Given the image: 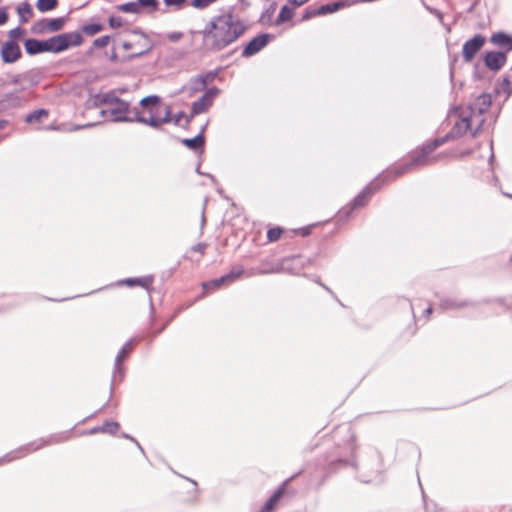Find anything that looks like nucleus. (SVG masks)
<instances>
[{"label": "nucleus", "mask_w": 512, "mask_h": 512, "mask_svg": "<svg viewBox=\"0 0 512 512\" xmlns=\"http://www.w3.org/2000/svg\"><path fill=\"white\" fill-rule=\"evenodd\" d=\"M249 28V20L230 7L210 19L203 30L204 41L209 50L221 51L240 39Z\"/></svg>", "instance_id": "nucleus-1"}, {"label": "nucleus", "mask_w": 512, "mask_h": 512, "mask_svg": "<svg viewBox=\"0 0 512 512\" xmlns=\"http://www.w3.org/2000/svg\"><path fill=\"white\" fill-rule=\"evenodd\" d=\"M93 103L96 107H104L100 110V115L112 122H138L153 128H159L161 122L152 115L146 117L138 107L131 108L129 102L117 97L115 92L97 94Z\"/></svg>", "instance_id": "nucleus-2"}, {"label": "nucleus", "mask_w": 512, "mask_h": 512, "mask_svg": "<svg viewBox=\"0 0 512 512\" xmlns=\"http://www.w3.org/2000/svg\"><path fill=\"white\" fill-rule=\"evenodd\" d=\"M473 120L474 118L471 117L470 115H462L461 118L455 122L452 130L447 135H445L444 137L436 138L430 143L424 145L421 151L412 158L410 163L402 165L401 167L393 169L392 171H389L388 175H390L393 172L395 174V178L399 175H402L412 170L414 167L425 166L434 163L436 161V157H430V154L436 148L447 142L448 139L457 138L465 134L468 130L471 129V123Z\"/></svg>", "instance_id": "nucleus-3"}, {"label": "nucleus", "mask_w": 512, "mask_h": 512, "mask_svg": "<svg viewBox=\"0 0 512 512\" xmlns=\"http://www.w3.org/2000/svg\"><path fill=\"white\" fill-rule=\"evenodd\" d=\"M83 43V36L79 32H67L53 36L46 40L27 39L25 50L30 55L43 52L60 53L70 47H78Z\"/></svg>", "instance_id": "nucleus-4"}, {"label": "nucleus", "mask_w": 512, "mask_h": 512, "mask_svg": "<svg viewBox=\"0 0 512 512\" xmlns=\"http://www.w3.org/2000/svg\"><path fill=\"white\" fill-rule=\"evenodd\" d=\"M160 102V98L157 95H150L143 98L139 106L140 112H143L146 117L152 115L153 118L161 120L159 123V127L164 124L170 122V110L166 109L163 116H160L158 110V104Z\"/></svg>", "instance_id": "nucleus-5"}, {"label": "nucleus", "mask_w": 512, "mask_h": 512, "mask_svg": "<svg viewBox=\"0 0 512 512\" xmlns=\"http://www.w3.org/2000/svg\"><path fill=\"white\" fill-rule=\"evenodd\" d=\"M380 182H381V178L379 177V178L375 179L374 181H372L371 183H369L363 189V191L360 192L354 198L349 209H347V210L343 209L341 211V213L345 214V216L347 217L350 214V212L352 210H354L355 208L364 206L367 203V201L369 200V198L373 195V193L380 188Z\"/></svg>", "instance_id": "nucleus-6"}, {"label": "nucleus", "mask_w": 512, "mask_h": 512, "mask_svg": "<svg viewBox=\"0 0 512 512\" xmlns=\"http://www.w3.org/2000/svg\"><path fill=\"white\" fill-rule=\"evenodd\" d=\"M0 56L2 61L6 64L17 62L22 57V51L18 42H14L13 40L3 42L0 48Z\"/></svg>", "instance_id": "nucleus-7"}, {"label": "nucleus", "mask_w": 512, "mask_h": 512, "mask_svg": "<svg viewBox=\"0 0 512 512\" xmlns=\"http://www.w3.org/2000/svg\"><path fill=\"white\" fill-rule=\"evenodd\" d=\"M486 39L481 34L474 35L473 38L466 41L463 45L462 56L465 62L469 63L473 60L475 55L484 46Z\"/></svg>", "instance_id": "nucleus-8"}, {"label": "nucleus", "mask_w": 512, "mask_h": 512, "mask_svg": "<svg viewBox=\"0 0 512 512\" xmlns=\"http://www.w3.org/2000/svg\"><path fill=\"white\" fill-rule=\"evenodd\" d=\"M65 20L62 17L53 18V19H40L37 21L33 27L32 31L37 34H45L50 32H56L62 29L64 26Z\"/></svg>", "instance_id": "nucleus-9"}, {"label": "nucleus", "mask_w": 512, "mask_h": 512, "mask_svg": "<svg viewBox=\"0 0 512 512\" xmlns=\"http://www.w3.org/2000/svg\"><path fill=\"white\" fill-rule=\"evenodd\" d=\"M491 104L492 96L488 93H482L469 105V115L474 119L481 117L489 109Z\"/></svg>", "instance_id": "nucleus-10"}, {"label": "nucleus", "mask_w": 512, "mask_h": 512, "mask_svg": "<svg viewBox=\"0 0 512 512\" xmlns=\"http://www.w3.org/2000/svg\"><path fill=\"white\" fill-rule=\"evenodd\" d=\"M49 442L50 441L41 440L39 443L33 442V443H30L27 446H23V447H21L19 449L11 451L10 453H7L3 458L0 459V465L3 464V463H8V462H10L12 460L21 458V457L27 455L28 453H30L32 451H36V450L40 449L41 447H43L44 445H46Z\"/></svg>", "instance_id": "nucleus-11"}, {"label": "nucleus", "mask_w": 512, "mask_h": 512, "mask_svg": "<svg viewBox=\"0 0 512 512\" xmlns=\"http://www.w3.org/2000/svg\"><path fill=\"white\" fill-rule=\"evenodd\" d=\"M271 36L269 34H260L254 37L248 44L244 47L242 51L243 57H250L258 53L262 50L269 42Z\"/></svg>", "instance_id": "nucleus-12"}, {"label": "nucleus", "mask_w": 512, "mask_h": 512, "mask_svg": "<svg viewBox=\"0 0 512 512\" xmlns=\"http://www.w3.org/2000/svg\"><path fill=\"white\" fill-rule=\"evenodd\" d=\"M507 61L506 53L491 51L484 57L485 66L491 71H499Z\"/></svg>", "instance_id": "nucleus-13"}, {"label": "nucleus", "mask_w": 512, "mask_h": 512, "mask_svg": "<svg viewBox=\"0 0 512 512\" xmlns=\"http://www.w3.org/2000/svg\"><path fill=\"white\" fill-rule=\"evenodd\" d=\"M132 342L133 340L128 341L118 352L116 358H115V370L113 374V378L115 379L117 375L119 374L120 379L123 376V368L121 367L122 361L125 359V357L128 355V353L132 350Z\"/></svg>", "instance_id": "nucleus-14"}, {"label": "nucleus", "mask_w": 512, "mask_h": 512, "mask_svg": "<svg viewBox=\"0 0 512 512\" xmlns=\"http://www.w3.org/2000/svg\"><path fill=\"white\" fill-rule=\"evenodd\" d=\"M132 33L140 37L136 43L139 46V49L133 54V56L144 55L153 49L154 44L148 39L145 33L137 30H134Z\"/></svg>", "instance_id": "nucleus-15"}, {"label": "nucleus", "mask_w": 512, "mask_h": 512, "mask_svg": "<svg viewBox=\"0 0 512 512\" xmlns=\"http://www.w3.org/2000/svg\"><path fill=\"white\" fill-rule=\"evenodd\" d=\"M243 270L242 269H239L237 271H232L230 272L229 274L227 275H224L220 278H217V279H214L208 283H205L203 286L205 289L207 288H210V287H220L221 285L227 283V282H232L234 281L235 279H237L238 277H240V275L242 274Z\"/></svg>", "instance_id": "nucleus-16"}, {"label": "nucleus", "mask_w": 512, "mask_h": 512, "mask_svg": "<svg viewBox=\"0 0 512 512\" xmlns=\"http://www.w3.org/2000/svg\"><path fill=\"white\" fill-rule=\"evenodd\" d=\"M490 41L498 46H506L508 49H512V36L504 33V32H497L494 33Z\"/></svg>", "instance_id": "nucleus-17"}, {"label": "nucleus", "mask_w": 512, "mask_h": 512, "mask_svg": "<svg viewBox=\"0 0 512 512\" xmlns=\"http://www.w3.org/2000/svg\"><path fill=\"white\" fill-rule=\"evenodd\" d=\"M470 305H471V303H469L467 301L457 300V299H452V298H445V299L441 300V302H440V307L443 310L458 309V308H463V307H467Z\"/></svg>", "instance_id": "nucleus-18"}, {"label": "nucleus", "mask_w": 512, "mask_h": 512, "mask_svg": "<svg viewBox=\"0 0 512 512\" xmlns=\"http://www.w3.org/2000/svg\"><path fill=\"white\" fill-rule=\"evenodd\" d=\"M153 280V276H144L138 278H128L124 281V283L130 287L139 285L148 290L152 285Z\"/></svg>", "instance_id": "nucleus-19"}, {"label": "nucleus", "mask_w": 512, "mask_h": 512, "mask_svg": "<svg viewBox=\"0 0 512 512\" xmlns=\"http://www.w3.org/2000/svg\"><path fill=\"white\" fill-rule=\"evenodd\" d=\"M104 30V25L100 23H88L81 26L80 31H78L81 35L84 34L88 37H92Z\"/></svg>", "instance_id": "nucleus-20"}, {"label": "nucleus", "mask_w": 512, "mask_h": 512, "mask_svg": "<svg viewBox=\"0 0 512 512\" xmlns=\"http://www.w3.org/2000/svg\"><path fill=\"white\" fill-rule=\"evenodd\" d=\"M212 105L204 95L192 104L191 113L192 115H198L204 113Z\"/></svg>", "instance_id": "nucleus-21"}, {"label": "nucleus", "mask_w": 512, "mask_h": 512, "mask_svg": "<svg viewBox=\"0 0 512 512\" xmlns=\"http://www.w3.org/2000/svg\"><path fill=\"white\" fill-rule=\"evenodd\" d=\"M17 13L21 23H26L32 16L33 10L28 2H23L17 7Z\"/></svg>", "instance_id": "nucleus-22"}, {"label": "nucleus", "mask_w": 512, "mask_h": 512, "mask_svg": "<svg viewBox=\"0 0 512 512\" xmlns=\"http://www.w3.org/2000/svg\"><path fill=\"white\" fill-rule=\"evenodd\" d=\"M182 143L191 150H198L204 146L205 141L202 133H200L194 138L183 139Z\"/></svg>", "instance_id": "nucleus-23"}, {"label": "nucleus", "mask_w": 512, "mask_h": 512, "mask_svg": "<svg viewBox=\"0 0 512 512\" xmlns=\"http://www.w3.org/2000/svg\"><path fill=\"white\" fill-rule=\"evenodd\" d=\"M283 494V488L278 489L264 504L260 512H272L276 503Z\"/></svg>", "instance_id": "nucleus-24"}, {"label": "nucleus", "mask_w": 512, "mask_h": 512, "mask_svg": "<svg viewBox=\"0 0 512 512\" xmlns=\"http://www.w3.org/2000/svg\"><path fill=\"white\" fill-rule=\"evenodd\" d=\"M344 6H345V4L343 2H333V3L324 4L318 8V13H320L321 15L334 13V12L340 10Z\"/></svg>", "instance_id": "nucleus-25"}, {"label": "nucleus", "mask_w": 512, "mask_h": 512, "mask_svg": "<svg viewBox=\"0 0 512 512\" xmlns=\"http://www.w3.org/2000/svg\"><path fill=\"white\" fill-rule=\"evenodd\" d=\"M294 16V11L287 5H284L276 19V25H281L284 22L290 21Z\"/></svg>", "instance_id": "nucleus-26"}, {"label": "nucleus", "mask_w": 512, "mask_h": 512, "mask_svg": "<svg viewBox=\"0 0 512 512\" xmlns=\"http://www.w3.org/2000/svg\"><path fill=\"white\" fill-rule=\"evenodd\" d=\"M116 9L123 13H130V14L140 13L137 1L119 4L116 6Z\"/></svg>", "instance_id": "nucleus-27"}, {"label": "nucleus", "mask_w": 512, "mask_h": 512, "mask_svg": "<svg viewBox=\"0 0 512 512\" xmlns=\"http://www.w3.org/2000/svg\"><path fill=\"white\" fill-rule=\"evenodd\" d=\"M57 5V0H38L36 3L37 9L42 13L55 9Z\"/></svg>", "instance_id": "nucleus-28"}, {"label": "nucleus", "mask_w": 512, "mask_h": 512, "mask_svg": "<svg viewBox=\"0 0 512 512\" xmlns=\"http://www.w3.org/2000/svg\"><path fill=\"white\" fill-rule=\"evenodd\" d=\"M48 116V111L45 110V109H38V110H35L33 112H31L30 114H28L26 116V122L27 123H35V122H39L42 117H47Z\"/></svg>", "instance_id": "nucleus-29"}, {"label": "nucleus", "mask_w": 512, "mask_h": 512, "mask_svg": "<svg viewBox=\"0 0 512 512\" xmlns=\"http://www.w3.org/2000/svg\"><path fill=\"white\" fill-rule=\"evenodd\" d=\"M190 83H191V90L193 92L202 90L207 85V81L204 76H198L196 78H193V79H191Z\"/></svg>", "instance_id": "nucleus-30"}, {"label": "nucleus", "mask_w": 512, "mask_h": 512, "mask_svg": "<svg viewBox=\"0 0 512 512\" xmlns=\"http://www.w3.org/2000/svg\"><path fill=\"white\" fill-rule=\"evenodd\" d=\"M119 429V424L117 422H106L103 426L100 427L101 432L116 434Z\"/></svg>", "instance_id": "nucleus-31"}, {"label": "nucleus", "mask_w": 512, "mask_h": 512, "mask_svg": "<svg viewBox=\"0 0 512 512\" xmlns=\"http://www.w3.org/2000/svg\"><path fill=\"white\" fill-rule=\"evenodd\" d=\"M139 10L142 8H151L155 11L158 8V0H137Z\"/></svg>", "instance_id": "nucleus-32"}, {"label": "nucleus", "mask_w": 512, "mask_h": 512, "mask_svg": "<svg viewBox=\"0 0 512 512\" xmlns=\"http://www.w3.org/2000/svg\"><path fill=\"white\" fill-rule=\"evenodd\" d=\"M24 33H25V31L22 28L16 27L9 31L8 40H13L14 42H17L19 39L22 38Z\"/></svg>", "instance_id": "nucleus-33"}, {"label": "nucleus", "mask_w": 512, "mask_h": 512, "mask_svg": "<svg viewBox=\"0 0 512 512\" xmlns=\"http://www.w3.org/2000/svg\"><path fill=\"white\" fill-rule=\"evenodd\" d=\"M283 233V230L279 227L271 228L267 232V238L270 242L277 241Z\"/></svg>", "instance_id": "nucleus-34"}, {"label": "nucleus", "mask_w": 512, "mask_h": 512, "mask_svg": "<svg viewBox=\"0 0 512 512\" xmlns=\"http://www.w3.org/2000/svg\"><path fill=\"white\" fill-rule=\"evenodd\" d=\"M110 42V36L108 35H105V36H101L99 38H96L92 45H93V48H104L106 47Z\"/></svg>", "instance_id": "nucleus-35"}, {"label": "nucleus", "mask_w": 512, "mask_h": 512, "mask_svg": "<svg viewBox=\"0 0 512 512\" xmlns=\"http://www.w3.org/2000/svg\"><path fill=\"white\" fill-rule=\"evenodd\" d=\"M217 0H192L191 5L196 9H205Z\"/></svg>", "instance_id": "nucleus-36"}, {"label": "nucleus", "mask_w": 512, "mask_h": 512, "mask_svg": "<svg viewBox=\"0 0 512 512\" xmlns=\"http://www.w3.org/2000/svg\"><path fill=\"white\" fill-rule=\"evenodd\" d=\"M124 24V20L120 16H111L109 18V25L111 28H120Z\"/></svg>", "instance_id": "nucleus-37"}, {"label": "nucleus", "mask_w": 512, "mask_h": 512, "mask_svg": "<svg viewBox=\"0 0 512 512\" xmlns=\"http://www.w3.org/2000/svg\"><path fill=\"white\" fill-rule=\"evenodd\" d=\"M318 15H321L320 13H318V8L308 7V8H306V10H305V12L303 14L302 19L303 20H308V19L313 18V17L318 16Z\"/></svg>", "instance_id": "nucleus-38"}, {"label": "nucleus", "mask_w": 512, "mask_h": 512, "mask_svg": "<svg viewBox=\"0 0 512 512\" xmlns=\"http://www.w3.org/2000/svg\"><path fill=\"white\" fill-rule=\"evenodd\" d=\"M5 100L10 102L14 106L19 105L20 102H21V99L19 98L17 92L6 94L5 95Z\"/></svg>", "instance_id": "nucleus-39"}, {"label": "nucleus", "mask_w": 512, "mask_h": 512, "mask_svg": "<svg viewBox=\"0 0 512 512\" xmlns=\"http://www.w3.org/2000/svg\"><path fill=\"white\" fill-rule=\"evenodd\" d=\"M182 37H183V33H182V32H178V31L170 32V33L166 34V38H167L169 41H171V42H177V41H179Z\"/></svg>", "instance_id": "nucleus-40"}, {"label": "nucleus", "mask_w": 512, "mask_h": 512, "mask_svg": "<svg viewBox=\"0 0 512 512\" xmlns=\"http://www.w3.org/2000/svg\"><path fill=\"white\" fill-rule=\"evenodd\" d=\"M219 92H220V91H219V89H218V88H216V87H212V88L208 89V90L205 92L204 96H205L209 101H211V102H212L213 98H214L216 95H218V94H219Z\"/></svg>", "instance_id": "nucleus-41"}, {"label": "nucleus", "mask_w": 512, "mask_h": 512, "mask_svg": "<svg viewBox=\"0 0 512 512\" xmlns=\"http://www.w3.org/2000/svg\"><path fill=\"white\" fill-rule=\"evenodd\" d=\"M167 6H174L176 8H181L186 0H163Z\"/></svg>", "instance_id": "nucleus-42"}, {"label": "nucleus", "mask_w": 512, "mask_h": 512, "mask_svg": "<svg viewBox=\"0 0 512 512\" xmlns=\"http://www.w3.org/2000/svg\"><path fill=\"white\" fill-rule=\"evenodd\" d=\"M8 21V13L5 8H0V26Z\"/></svg>", "instance_id": "nucleus-43"}, {"label": "nucleus", "mask_w": 512, "mask_h": 512, "mask_svg": "<svg viewBox=\"0 0 512 512\" xmlns=\"http://www.w3.org/2000/svg\"><path fill=\"white\" fill-rule=\"evenodd\" d=\"M206 248V244H203V243H198L196 245H194L192 247V250L195 251V252H200V253H204V250Z\"/></svg>", "instance_id": "nucleus-44"}, {"label": "nucleus", "mask_w": 512, "mask_h": 512, "mask_svg": "<svg viewBox=\"0 0 512 512\" xmlns=\"http://www.w3.org/2000/svg\"><path fill=\"white\" fill-rule=\"evenodd\" d=\"M503 88L505 90H510L511 89V82H510L509 78H504V80H503Z\"/></svg>", "instance_id": "nucleus-45"}, {"label": "nucleus", "mask_w": 512, "mask_h": 512, "mask_svg": "<svg viewBox=\"0 0 512 512\" xmlns=\"http://www.w3.org/2000/svg\"><path fill=\"white\" fill-rule=\"evenodd\" d=\"M483 122H484V120H483V119H480V120H479L477 128H476L474 131H472V136H473V137H475V136L477 135V133H478V131L480 130V128H481V126H482Z\"/></svg>", "instance_id": "nucleus-46"}, {"label": "nucleus", "mask_w": 512, "mask_h": 512, "mask_svg": "<svg viewBox=\"0 0 512 512\" xmlns=\"http://www.w3.org/2000/svg\"><path fill=\"white\" fill-rule=\"evenodd\" d=\"M122 46L126 51H129L133 48L134 44L131 42H124Z\"/></svg>", "instance_id": "nucleus-47"}, {"label": "nucleus", "mask_w": 512, "mask_h": 512, "mask_svg": "<svg viewBox=\"0 0 512 512\" xmlns=\"http://www.w3.org/2000/svg\"><path fill=\"white\" fill-rule=\"evenodd\" d=\"M20 78H21V77H20L19 75H18V76H15V77L12 79V81H11V82H12L13 84H18V83L20 82Z\"/></svg>", "instance_id": "nucleus-48"}, {"label": "nucleus", "mask_w": 512, "mask_h": 512, "mask_svg": "<svg viewBox=\"0 0 512 512\" xmlns=\"http://www.w3.org/2000/svg\"><path fill=\"white\" fill-rule=\"evenodd\" d=\"M431 313H432V307H428V308H427V309H425V311H424V314H425L426 316H429Z\"/></svg>", "instance_id": "nucleus-49"}, {"label": "nucleus", "mask_w": 512, "mask_h": 512, "mask_svg": "<svg viewBox=\"0 0 512 512\" xmlns=\"http://www.w3.org/2000/svg\"><path fill=\"white\" fill-rule=\"evenodd\" d=\"M205 224V216H204V209L202 210V215H201V225L203 226Z\"/></svg>", "instance_id": "nucleus-50"}, {"label": "nucleus", "mask_w": 512, "mask_h": 512, "mask_svg": "<svg viewBox=\"0 0 512 512\" xmlns=\"http://www.w3.org/2000/svg\"><path fill=\"white\" fill-rule=\"evenodd\" d=\"M101 432L100 427L91 430V433Z\"/></svg>", "instance_id": "nucleus-51"}, {"label": "nucleus", "mask_w": 512, "mask_h": 512, "mask_svg": "<svg viewBox=\"0 0 512 512\" xmlns=\"http://www.w3.org/2000/svg\"><path fill=\"white\" fill-rule=\"evenodd\" d=\"M5 125V121H0V129H2Z\"/></svg>", "instance_id": "nucleus-52"}, {"label": "nucleus", "mask_w": 512, "mask_h": 512, "mask_svg": "<svg viewBox=\"0 0 512 512\" xmlns=\"http://www.w3.org/2000/svg\"><path fill=\"white\" fill-rule=\"evenodd\" d=\"M293 261H301V258L300 257H295V258H293Z\"/></svg>", "instance_id": "nucleus-53"}, {"label": "nucleus", "mask_w": 512, "mask_h": 512, "mask_svg": "<svg viewBox=\"0 0 512 512\" xmlns=\"http://www.w3.org/2000/svg\"><path fill=\"white\" fill-rule=\"evenodd\" d=\"M123 437L128 438V439H132V437H130L128 434H124Z\"/></svg>", "instance_id": "nucleus-54"}, {"label": "nucleus", "mask_w": 512, "mask_h": 512, "mask_svg": "<svg viewBox=\"0 0 512 512\" xmlns=\"http://www.w3.org/2000/svg\"><path fill=\"white\" fill-rule=\"evenodd\" d=\"M505 196L509 197V198H512V195L511 194H508V193H504Z\"/></svg>", "instance_id": "nucleus-55"}, {"label": "nucleus", "mask_w": 512, "mask_h": 512, "mask_svg": "<svg viewBox=\"0 0 512 512\" xmlns=\"http://www.w3.org/2000/svg\"><path fill=\"white\" fill-rule=\"evenodd\" d=\"M131 440H133L135 444H139L137 440H134L133 438Z\"/></svg>", "instance_id": "nucleus-56"}, {"label": "nucleus", "mask_w": 512, "mask_h": 512, "mask_svg": "<svg viewBox=\"0 0 512 512\" xmlns=\"http://www.w3.org/2000/svg\"><path fill=\"white\" fill-rule=\"evenodd\" d=\"M131 440H133L135 444H139L137 440H134L133 438Z\"/></svg>", "instance_id": "nucleus-57"}, {"label": "nucleus", "mask_w": 512, "mask_h": 512, "mask_svg": "<svg viewBox=\"0 0 512 512\" xmlns=\"http://www.w3.org/2000/svg\"><path fill=\"white\" fill-rule=\"evenodd\" d=\"M279 271H280L279 269L272 270V272H279Z\"/></svg>", "instance_id": "nucleus-58"}]
</instances>
